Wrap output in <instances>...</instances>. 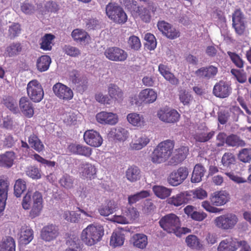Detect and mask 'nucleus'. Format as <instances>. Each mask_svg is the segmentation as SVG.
Here are the masks:
<instances>
[{"instance_id": "nucleus-1", "label": "nucleus", "mask_w": 251, "mask_h": 251, "mask_svg": "<svg viewBox=\"0 0 251 251\" xmlns=\"http://www.w3.org/2000/svg\"><path fill=\"white\" fill-rule=\"evenodd\" d=\"M159 224L165 231L168 233H174L178 237L191 232V230L188 227H181L180 218L173 213L163 216L160 219Z\"/></svg>"}, {"instance_id": "nucleus-2", "label": "nucleus", "mask_w": 251, "mask_h": 251, "mask_svg": "<svg viewBox=\"0 0 251 251\" xmlns=\"http://www.w3.org/2000/svg\"><path fill=\"white\" fill-rule=\"evenodd\" d=\"M31 203H32V206L29 216L31 219H33L41 214L43 208V199L41 193L36 191L31 197V195L27 193L23 199L22 206L23 208L25 210L29 209Z\"/></svg>"}, {"instance_id": "nucleus-3", "label": "nucleus", "mask_w": 251, "mask_h": 251, "mask_svg": "<svg viewBox=\"0 0 251 251\" xmlns=\"http://www.w3.org/2000/svg\"><path fill=\"white\" fill-rule=\"evenodd\" d=\"M103 227L99 225L90 224L81 232V241L87 246H92L100 242L104 235Z\"/></svg>"}, {"instance_id": "nucleus-4", "label": "nucleus", "mask_w": 251, "mask_h": 251, "mask_svg": "<svg viewBox=\"0 0 251 251\" xmlns=\"http://www.w3.org/2000/svg\"><path fill=\"white\" fill-rule=\"evenodd\" d=\"M174 146L175 142L171 140H166L160 143L151 154V161L157 164L165 162L171 156Z\"/></svg>"}, {"instance_id": "nucleus-5", "label": "nucleus", "mask_w": 251, "mask_h": 251, "mask_svg": "<svg viewBox=\"0 0 251 251\" xmlns=\"http://www.w3.org/2000/svg\"><path fill=\"white\" fill-rule=\"evenodd\" d=\"M105 12L108 18L116 24H125L127 20L126 14L117 3H109L106 5Z\"/></svg>"}, {"instance_id": "nucleus-6", "label": "nucleus", "mask_w": 251, "mask_h": 251, "mask_svg": "<svg viewBox=\"0 0 251 251\" xmlns=\"http://www.w3.org/2000/svg\"><path fill=\"white\" fill-rule=\"evenodd\" d=\"M238 222L237 216L233 213H226L217 217L214 223L216 226L223 230L232 229Z\"/></svg>"}, {"instance_id": "nucleus-7", "label": "nucleus", "mask_w": 251, "mask_h": 251, "mask_svg": "<svg viewBox=\"0 0 251 251\" xmlns=\"http://www.w3.org/2000/svg\"><path fill=\"white\" fill-rule=\"evenodd\" d=\"M27 94L30 100L34 102L41 101L44 96V92L41 84L37 80L28 82L26 88Z\"/></svg>"}, {"instance_id": "nucleus-8", "label": "nucleus", "mask_w": 251, "mask_h": 251, "mask_svg": "<svg viewBox=\"0 0 251 251\" xmlns=\"http://www.w3.org/2000/svg\"><path fill=\"white\" fill-rule=\"evenodd\" d=\"M189 174L188 168L181 167L171 172L167 178L169 184L177 186L181 184L187 177Z\"/></svg>"}, {"instance_id": "nucleus-9", "label": "nucleus", "mask_w": 251, "mask_h": 251, "mask_svg": "<svg viewBox=\"0 0 251 251\" xmlns=\"http://www.w3.org/2000/svg\"><path fill=\"white\" fill-rule=\"evenodd\" d=\"M157 115L161 121L170 124L177 123L180 117L177 110L172 108L160 109L158 111Z\"/></svg>"}, {"instance_id": "nucleus-10", "label": "nucleus", "mask_w": 251, "mask_h": 251, "mask_svg": "<svg viewBox=\"0 0 251 251\" xmlns=\"http://www.w3.org/2000/svg\"><path fill=\"white\" fill-rule=\"evenodd\" d=\"M104 54L106 57L113 61L123 62L125 61L128 56L127 52L124 50L116 47L107 48Z\"/></svg>"}, {"instance_id": "nucleus-11", "label": "nucleus", "mask_w": 251, "mask_h": 251, "mask_svg": "<svg viewBox=\"0 0 251 251\" xmlns=\"http://www.w3.org/2000/svg\"><path fill=\"white\" fill-rule=\"evenodd\" d=\"M54 95L60 100H69L73 99L74 94L72 89L64 84L57 82L52 87Z\"/></svg>"}, {"instance_id": "nucleus-12", "label": "nucleus", "mask_w": 251, "mask_h": 251, "mask_svg": "<svg viewBox=\"0 0 251 251\" xmlns=\"http://www.w3.org/2000/svg\"><path fill=\"white\" fill-rule=\"evenodd\" d=\"M231 92V88L228 82L220 80L217 82L213 87L212 93L216 97L226 98L229 96Z\"/></svg>"}, {"instance_id": "nucleus-13", "label": "nucleus", "mask_w": 251, "mask_h": 251, "mask_svg": "<svg viewBox=\"0 0 251 251\" xmlns=\"http://www.w3.org/2000/svg\"><path fill=\"white\" fill-rule=\"evenodd\" d=\"M230 195L225 190L217 191L212 193L209 200L213 205L221 206L225 205L230 200Z\"/></svg>"}, {"instance_id": "nucleus-14", "label": "nucleus", "mask_w": 251, "mask_h": 251, "mask_svg": "<svg viewBox=\"0 0 251 251\" xmlns=\"http://www.w3.org/2000/svg\"><path fill=\"white\" fill-rule=\"evenodd\" d=\"M83 139L87 145L94 147L100 146L103 142L100 133L93 129L86 131L83 135Z\"/></svg>"}, {"instance_id": "nucleus-15", "label": "nucleus", "mask_w": 251, "mask_h": 251, "mask_svg": "<svg viewBox=\"0 0 251 251\" xmlns=\"http://www.w3.org/2000/svg\"><path fill=\"white\" fill-rule=\"evenodd\" d=\"M20 109L22 114L26 117L30 118L34 114V107L31 100L24 96L21 98L19 102Z\"/></svg>"}, {"instance_id": "nucleus-16", "label": "nucleus", "mask_w": 251, "mask_h": 251, "mask_svg": "<svg viewBox=\"0 0 251 251\" xmlns=\"http://www.w3.org/2000/svg\"><path fill=\"white\" fill-rule=\"evenodd\" d=\"M243 15L240 9H236L232 14V25L237 33L242 35L244 32L245 25Z\"/></svg>"}, {"instance_id": "nucleus-17", "label": "nucleus", "mask_w": 251, "mask_h": 251, "mask_svg": "<svg viewBox=\"0 0 251 251\" xmlns=\"http://www.w3.org/2000/svg\"><path fill=\"white\" fill-rule=\"evenodd\" d=\"M96 119L98 123L104 125H115L118 122L117 114L112 112L102 111L96 115Z\"/></svg>"}, {"instance_id": "nucleus-18", "label": "nucleus", "mask_w": 251, "mask_h": 251, "mask_svg": "<svg viewBox=\"0 0 251 251\" xmlns=\"http://www.w3.org/2000/svg\"><path fill=\"white\" fill-rule=\"evenodd\" d=\"M218 73V68L213 65L202 67L195 71L196 75L200 78L210 79L214 78Z\"/></svg>"}, {"instance_id": "nucleus-19", "label": "nucleus", "mask_w": 251, "mask_h": 251, "mask_svg": "<svg viewBox=\"0 0 251 251\" xmlns=\"http://www.w3.org/2000/svg\"><path fill=\"white\" fill-rule=\"evenodd\" d=\"M68 150L73 154L89 157L92 154V149L90 147L78 144H71Z\"/></svg>"}, {"instance_id": "nucleus-20", "label": "nucleus", "mask_w": 251, "mask_h": 251, "mask_svg": "<svg viewBox=\"0 0 251 251\" xmlns=\"http://www.w3.org/2000/svg\"><path fill=\"white\" fill-rule=\"evenodd\" d=\"M69 79L73 84L75 85L78 88L84 89L87 87V79L86 77L81 75L77 70H73L70 73Z\"/></svg>"}, {"instance_id": "nucleus-21", "label": "nucleus", "mask_w": 251, "mask_h": 251, "mask_svg": "<svg viewBox=\"0 0 251 251\" xmlns=\"http://www.w3.org/2000/svg\"><path fill=\"white\" fill-rule=\"evenodd\" d=\"M58 235V228L52 224L44 226L41 232L42 239L46 241H50L54 239Z\"/></svg>"}, {"instance_id": "nucleus-22", "label": "nucleus", "mask_w": 251, "mask_h": 251, "mask_svg": "<svg viewBox=\"0 0 251 251\" xmlns=\"http://www.w3.org/2000/svg\"><path fill=\"white\" fill-rule=\"evenodd\" d=\"M108 94L111 99V103L115 102H121L124 98L123 90L115 84H110L107 88Z\"/></svg>"}, {"instance_id": "nucleus-23", "label": "nucleus", "mask_w": 251, "mask_h": 251, "mask_svg": "<svg viewBox=\"0 0 251 251\" xmlns=\"http://www.w3.org/2000/svg\"><path fill=\"white\" fill-rule=\"evenodd\" d=\"M191 196L188 191L182 192L167 200L168 203L175 206H179L188 202L187 196Z\"/></svg>"}, {"instance_id": "nucleus-24", "label": "nucleus", "mask_w": 251, "mask_h": 251, "mask_svg": "<svg viewBox=\"0 0 251 251\" xmlns=\"http://www.w3.org/2000/svg\"><path fill=\"white\" fill-rule=\"evenodd\" d=\"M170 68L167 65L160 64L158 66V71L160 74L170 83L173 85H177L178 79L170 71Z\"/></svg>"}, {"instance_id": "nucleus-25", "label": "nucleus", "mask_w": 251, "mask_h": 251, "mask_svg": "<svg viewBox=\"0 0 251 251\" xmlns=\"http://www.w3.org/2000/svg\"><path fill=\"white\" fill-rule=\"evenodd\" d=\"M139 98L145 103H152L157 99V93L152 89L147 88L140 92L139 95Z\"/></svg>"}, {"instance_id": "nucleus-26", "label": "nucleus", "mask_w": 251, "mask_h": 251, "mask_svg": "<svg viewBox=\"0 0 251 251\" xmlns=\"http://www.w3.org/2000/svg\"><path fill=\"white\" fill-rule=\"evenodd\" d=\"M237 249L236 241L232 238H228L220 242L217 251H235Z\"/></svg>"}, {"instance_id": "nucleus-27", "label": "nucleus", "mask_w": 251, "mask_h": 251, "mask_svg": "<svg viewBox=\"0 0 251 251\" xmlns=\"http://www.w3.org/2000/svg\"><path fill=\"white\" fill-rule=\"evenodd\" d=\"M8 187L9 183L7 180H0V212L4 210L5 206Z\"/></svg>"}, {"instance_id": "nucleus-28", "label": "nucleus", "mask_w": 251, "mask_h": 251, "mask_svg": "<svg viewBox=\"0 0 251 251\" xmlns=\"http://www.w3.org/2000/svg\"><path fill=\"white\" fill-rule=\"evenodd\" d=\"M81 173L84 178L92 179L96 177L97 169L94 165L89 163H83L81 165Z\"/></svg>"}, {"instance_id": "nucleus-29", "label": "nucleus", "mask_w": 251, "mask_h": 251, "mask_svg": "<svg viewBox=\"0 0 251 251\" xmlns=\"http://www.w3.org/2000/svg\"><path fill=\"white\" fill-rule=\"evenodd\" d=\"M133 246L140 249L146 248L148 245V237L143 233H136L131 238Z\"/></svg>"}, {"instance_id": "nucleus-30", "label": "nucleus", "mask_w": 251, "mask_h": 251, "mask_svg": "<svg viewBox=\"0 0 251 251\" xmlns=\"http://www.w3.org/2000/svg\"><path fill=\"white\" fill-rule=\"evenodd\" d=\"M141 173L140 169L137 166L132 165L126 170V176L130 182H136L140 179Z\"/></svg>"}, {"instance_id": "nucleus-31", "label": "nucleus", "mask_w": 251, "mask_h": 251, "mask_svg": "<svg viewBox=\"0 0 251 251\" xmlns=\"http://www.w3.org/2000/svg\"><path fill=\"white\" fill-rule=\"evenodd\" d=\"M33 231L32 229L26 226H22L20 238L21 242L23 244L26 245L33 239Z\"/></svg>"}, {"instance_id": "nucleus-32", "label": "nucleus", "mask_w": 251, "mask_h": 251, "mask_svg": "<svg viewBox=\"0 0 251 251\" xmlns=\"http://www.w3.org/2000/svg\"><path fill=\"white\" fill-rule=\"evenodd\" d=\"M51 62V60L49 56L46 55H42L37 60L36 67L37 70L40 72L47 71Z\"/></svg>"}, {"instance_id": "nucleus-33", "label": "nucleus", "mask_w": 251, "mask_h": 251, "mask_svg": "<svg viewBox=\"0 0 251 251\" xmlns=\"http://www.w3.org/2000/svg\"><path fill=\"white\" fill-rule=\"evenodd\" d=\"M205 172V168L202 165L200 164H196L192 173L191 182L193 183L200 182L204 176Z\"/></svg>"}, {"instance_id": "nucleus-34", "label": "nucleus", "mask_w": 251, "mask_h": 251, "mask_svg": "<svg viewBox=\"0 0 251 251\" xmlns=\"http://www.w3.org/2000/svg\"><path fill=\"white\" fill-rule=\"evenodd\" d=\"M188 151V148L185 146H181L177 149L175 155L172 158L173 163L178 164L183 161L186 158Z\"/></svg>"}, {"instance_id": "nucleus-35", "label": "nucleus", "mask_w": 251, "mask_h": 251, "mask_svg": "<svg viewBox=\"0 0 251 251\" xmlns=\"http://www.w3.org/2000/svg\"><path fill=\"white\" fill-rule=\"evenodd\" d=\"M128 122L135 126H141L144 123V119L142 115L137 113H131L126 116Z\"/></svg>"}, {"instance_id": "nucleus-36", "label": "nucleus", "mask_w": 251, "mask_h": 251, "mask_svg": "<svg viewBox=\"0 0 251 251\" xmlns=\"http://www.w3.org/2000/svg\"><path fill=\"white\" fill-rule=\"evenodd\" d=\"M15 154L13 151H6L0 155V165L3 167H10L13 164Z\"/></svg>"}, {"instance_id": "nucleus-37", "label": "nucleus", "mask_w": 251, "mask_h": 251, "mask_svg": "<svg viewBox=\"0 0 251 251\" xmlns=\"http://www.w3.org/2000/svg\"><path fill=\"white\" fill-rule=\"evenodd\" d=\"M1 103L6 106L8 109L14 113L18 111V108L16 100L10 96H5L3 97Z\"/></svg>"}, {"instance_id": "nucleus-38", "label": "nucleus", "mask_w": 251, "mask_h": 251, "mask_svg": "<svg viewBox=\"0 0 251 251\" xmlns=\"http://www.w3.org/2000/svg\"><path fill=\"white\" fill-rule=\"evenodd\" d=\"M110 134L117 140L125 141L128 137V132L124 128L117 127L111 129Z\"/></svg>"}, {"instance_id": "nucleus-39", "label": "nucleus", "mask_w": 251, "mask_h": 251, "mask_svg": "<svg viewBox=\"0 0 251 251\" xmlns=\"http://www.w3.org/2000/svg\"><path fill=\"white\" fill-rule=\"evenodd\" d=\"M28 143L30 147L38 152L42 151L44 146L38 137L33 133L28 137Z\"/></svg>"}, {"instance_id": "nucleus-40", "label": "nucleus", "mask_w": 251, "mask_h": 251, "mask_svg": "<svg viewBox=\"0 0 251 251\" xmlns=\"http://www.w3.org/2000/svg\"><path fill=\"white\" fill-rule=\"evenodd\" d=\"M154 194L161 199H165L170 196L172 189L163 186L155 185L152 187Z\"/></svg>"}, {"instance_id": "nucleus-41", "label": "nucleus", "mask_w": 251, "mask_h": 251, "mask_svg": "<svg viewBox=\"0 0 251 251\" xmlns=\"http://www.w3.org/2000/svg\"><path fill=\"white\" fill-rule=\"evenodd\" d=\"M15 242L14 239L7 236L3 239L0 245V251H15Z\"/></svg>"}, {"instance_id": "nucleus-42", "label": "nucleus", "mask_w": 251, "mask_h": 251, "mask_svg": "<svg viewBox=\"0 0 251 251\" xmlns=\"http://www.w3.org/2000/svg\"><path fill=\"white\" fill-rule=\"evenodd\" d=\"M150 141V139L146 135H142L134 142L131 143L130 146L133 150H140L146 147Z\"/></svg>"}, {"instance_id": "nucleus-43", "label": "nucleus", "mask_w": 251, "mask_h": 251, "mask_svg": "<svg viewBox=\"0 0 251 251\" xmlns=\"http://www.w3.org/2000/svg\"><path fill=\"white\" fill-rule=\"evenodd\" d=\"M125 241L124 234L120 231L114 232L111 236L110 245L115 248L121 246L123 245Z\"/></svg>"}, {"instance_id": "nucleus-44", "label": "nucleus", "mask_w": 251, "mask_h": 251, "mask_svg": "<svg viewBox=\"0 0 251 251\" xmlns=\"http://www.w3.org/2000/svg\"><path fill=\"white\" fill-rule=\"evenodd\" d=\"M226 143L231 147H244L246 145L244 140L234 134L227 136L226 139Z\"/></svg>"}, {"instance_id": "nucleus-45", "label": "nucleus", "mask_w": 251, "mask_h": 251, "mask_svg": "<svg viewBox=\"0 0 251 251\" xmlns=\"http://www.w3.org/2000/svg\"><path fill=\"white\" fill-rule=\"evenodd\" d=\"M71 35L74 40L78 43L84 42L86 38L89 37L87 32L78 28L74 29Z\"/></svg>"}, {"instance_id": "nucleus-46", "label": "nucleus", "mask_w": 251, "mask_h": 251, "mask_svg": "<svg viewBox=\"0 0 251 251\" xmlns=\"http://www.w3.org/2000/svg\"><path fill=\"white\" fill-rule=\"evenodd\" d=\"M185 241L187 246L193 249L200 250L202 247L200 239L196 235H188L186 237Z\"/></svg>"}, {"instance_id": "nucleus-47", "label": "nucleus", "mask_w": 251, "mask_h": 251, "mask_svg": "<svg viewBox=\"0 0 251 251\" xmlns=\"http://www.w3.org/2000/svg\"><path fill=\"white\" fill-rule=\"evenodd\" d=\"M55 36L51 34H46L41 39V48L44 50H50L52 49V41Z\"/></svg>"}, {"instance_id": "nucleus-48", "label": "nucleus", "mask_w": 251, "mask_h": 251, "mask_svg": "<svg viewBox=\"0 0 251 251\" xmlns=\"http://www.w3.org/2000/svg\"><path fill=\"white\" fill-rule=\"evenodd\" d=\"M26 189V182L24 180L19 178L15 181L14 190V194L17 198L21 197Z\"/></svg>"}, {"instance_id": "nucleus-49", "label": "nucleus", "mask_w": 251, "mask_h": 251, "mask_svg": "<svg viewBox=\"0 0 251 251\" xmlns=\"http://www.w3.org/2000/svg\"><path fill=\"white\" fill-rule=\"evenodd\" d=\"M178 96L180 101L184 106H189L193 100L192 95L186 90H181Z\"/></svg>"}, {"instance_id": "nucleus-50", "label": "nucleus", "mask_w": 251, "mask_h": 251, "mask_svg": "<svg viewBox=\"0 0 251 251\" xmlns=\"http://www.w3.org/2000/svg\"><path fill=\"white\" fill-rule=\"evenodd\" d=\"M120 2L132 14H135L139 7L137 5V2L135 0H120Z\"/></svg>"}, {"instance_id": "nucleus-51", "label": "nucleus", "mask_w": 251, "mask_h": 251, "mask_svg": "<svg viewBox=\"0 0 251 251\" xmlns=\"http://www.w3.org/2000/svg\"><path fill=\"white\" fill-rule=\"evenodd\" d=\"M64 219L71 223H78L80 219V215L75 211L67 210L62 215Z\"/></svg>"}, {"instance_id": "nucleus-52", "label": "nucleus", "mask_w": 251, "mask_h": 251, "mask_svg": "<svg viewBox=\"0 0 251 251\" xmlns=\"http://www.w3.org/2000/svg\"><path fill=\"white\" fill-rule=\"evenodd\" d=\"M215 134V132L211 131L208 133L204 132H198L194 135V139L196 142H206L212 138Z\"/></svg>"}, {"instance_id": "nucleus-53", "label": "nucleus", "mask_w": 251, "mask_h": 251, "mask_svg": "<svg viewBox=\"0 0 251 251\" xmlns=\"http://www.w3.org/2000/svg\"><path fill=\"white\" fill-rule=\"evenodd\" d=\"M26 175L33 179H38L41 177V171L35 166H30L26 168Z\"/></svg>"}, {"instance_id": "nucleus-54", "label": "nucleus", "mask_w": 251, "mask_h": 251, "mask_svg": "<svg viewBox=\"0 0 251 251\" xmlns=\"http://www.w3.org/2000/svg\"><path fill=\"white\" fill-rule=\"evenodd\" d=\"M150 196V193L148 191H141L140 192L137 193L136 194L130 195L128 197V203L130 204H132L136 203L140 200L147 198Z\"/></svg>"}, {"instance_id": "nucleus-55", "label": "nucleus", "mask_w": 251, "mask_h": 251, "mask_svg": "<svg viewBox=\"0 0 251 251\" xmlns=\"http://www.w3.org/2000/svg\"><path fill=\"white\" fill-rule=\"evenodd\" d=\"M21 26L19 23H13L9 26L8 37L10 39H14L19 36L21 32Z\"/></svg>"}, {"instance_id": "nucleus-56", "label": "nucleus", "mask_w": 251, "mask_h": 251, "mask_svg": "<svg viewBox=\"0 0 251 251\" xmlns=\"http://www.w3.org/2000/svg\"><path fill=\"white\" fill-rule=\"evenodd\" d=\"M135 14L138 15L141 19L144 22L148 23L151 21V15L150 11L146 8H143L139 6Z\"/></svg>"}, {"instance_id": "nucleus-57", "label": "nucleus", "mask_w": 251, "mask_h": 251, "mask_svg": "<svg viewBox=\"0 0 251 251\" xmlns=\"http://www.w3.org/2000/svg\"><path fill=\"white\" fill-rule=\"evenodd\" d=\"M59 182L60 185L65 189H70L73 187V179L69 175H64L60 179Z\"/></svg>"}, {"instance_id": "nucleus-58", "label": "nucleus", "mask_w": 251, "mask_h": 251, "mask_svg": "<svg viewBox=\"0 0 251 251\" xmlns=\"http://www.w3.org/2000/svg\"><path fill=\"white\" fill-rule=\"evenodd\" d=\"M114 211V207L111 201H108L105 205H102L99 208V212L101 216H108Z\"/></svg>"}, {"instance_id": "nucleus-59", "label": "nucleus", "mask_w": 251, "mask_h": 251, "mask_svg": "<svg viewBox=\"0 0 251 251\" xmlns=\"http://www.w3.org/2000/svg\"><path fill=\"white\" fill-rule=\"evenodd\" d=\"M235 162V157L234 155L230 152H225L222 158V163L225 167H230L232 164Z\"/></svg>"}, {"instance_id": "nucleus-60", "label": "nucleus", "mask_w": 251, "mask_h": 251, "mask_svg": "<svg viewBox=\"0 0 251 251\" xmlns=\"http://www.w3.org/2000/svg\"><path fill=\"white\" fill-rule=\"evenodd\" d=\"M230 59L234 64L239 68H242L244 67V61L235 52L230 51L227 52Z\"/></svg>"}, {"instance_id": "nucleus-61", "label": "nucleus", "mask_w": 251, "mask_h": 251, "mask_svg": "<svg viewBox=\"0 0 251 251\" xmlns=\"http://www.w3.org/2000/svg\"><path fill=\"white\" fill-rule=\"evenodd\" d=\"M201 205L206 211L212 213H219L223 210L222 209L218 208L213 205L211 201H203Z\"/></svg>"}, {"instance_id": "nucleus-62", "label": "nucleus", "mask_w": 251, "mask_h": 251, "mask_svg": "<svg viewBox=\"0 0 251 251\" xmlns=\"http://www.w3.org/2000/svg\"><path fill=\"white\" fill-rule=\"evenodd\" d=\"M145 39L146 41V46L148 50H151L156 47V41L155 36L151 33H148L145 35Z\"/></svg>"}, {"instance_id": "nucleus-63", "label": "nucleus", "mask_w": 251, "mask_h": 251, "mask_svg": "<svg viewBox=\"0 0 251 251\" xmlns=\"http://www.w3.org/2000/svg\"><path fill=\"white\" fill-rule=\"evenodd\" d=\"M125 215L128 221L133 222L139 217V213L135 208L130 207L125 211Z\"/></svg>"}, {"instance_id": "nucleus-64", "label": "nucleus", "mask_w": 251, "mask_h": 251, "mask_svg": "<svg viewBox=\"0 0 251 251\" xmlns=\"http://www.w3.org/2000/svg\"><path fill=\"white\" fill-rule=\"evenodd\" d=\"M128 44L129 47L135 50H138L141 47L139 38L135 35L130 36L128 40Z\"/></svg>"}]
</instances>
